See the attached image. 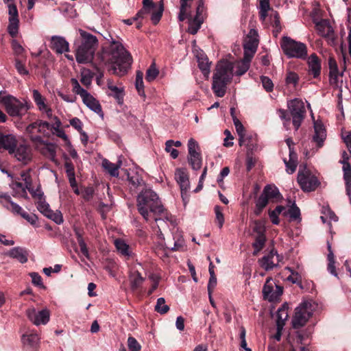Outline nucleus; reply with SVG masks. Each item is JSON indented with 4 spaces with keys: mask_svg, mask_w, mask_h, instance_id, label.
Returning a JSON list of instances; mask_svg holds the SVG:
<instances>
[{
    "mask_svg": "<svg viewBox=\"0 0 351 351\" xmlns=\"http://www.w3.org/2000/svg\"><path fill=\"white\" fill-rule=\"evenodd\" d=\"M98 58L104 64L110 65L109 71L119 76L125 75L132 62L131 55L122 44L114 40L109 46L103 48L101 53L98 54Z\"/></svg>",
    "mask_w": 351,
    "mask_h": 351,
    "instance_id": "1",
    "label": "nucleus"
},
{
    "mask_svg": "<svg viewBox=\"0 0 351 351\" xmlns=\"http://www.w3.org/2000/svg\"><path fill=\"white\" fill-rule=\"evenodd\" d=\"M137 210L143 219L148 221L151 214L156 215V222L169 221L171 215L165 209L158 195L152 189L143 190L137 197Z\"/></svg>",
    "mask_w": 351,
    "mask_h": 351,
    "instance_id": "2",
    "label": "nucleus"
},
{
    "mask_svg": "<svg viewBox=\"0 0 351 351\" xmlns=\"http://www.w3.org/2000/svg\"><path fill=\"white\" fill-rule=\"evenodd\" d=\"M233 77V65L228 61L219 62L213 77L212 89L215 95L222 97L226 93L227 86Z\"/></svg>",
    "mask_w": 351,
    "mask_h": 351,
    "instance_id": "3",
    "label": "nucleus"
},
{
    "mask_svg": "<svg viewBox=\"0 0 351 351\" xmlns=\"http://www.w3.org/2000/svg\"><path fill=\"white\" fill-rule=\"evenodd\" d=\"M0 104H3L7 113L13 117L21 118L29 110V106L11 95L0 92Z\"/></svg>",
    "mask_w": 351,
    "mask_h": 351,
    "instance_id": "4",
    "label": "nucleus"
},
{
    "mask_svg": "<svg viewBox=\"0 0 351 351\" xmlns=\"http://www.w3.org/2000/svg\"><path fill=\"white\" fill-rule=\"evenodd\" d=\"M281 48L288 58H295L305 60L307 57L306 45L298 42L290 37L283 36L280 42Z\"/></svg>",
    "mask_w": 351,
    "mask_h": 351,
    "instance_id": "5",
    "label": "nucleus"
},
{
    "mask_svg": "<svg viewBox=\"0 0 351 351\" xmlns=\"http://www.w3.org/2000/svg\"><path fill=\"white\" fill-rule=\"evenodd\" d=\"M50 128L51 125L47 121L38 119L27 126L26 132L34 144L44 143L41 136L37 135L36 133L43 134L44 136H49Z\"/></svg>",
    "mask_w": 351,
    "mask_h": 351,
    "instance_id": "6",
    "label": "nucleus"
},
{
    "mask_svg": "<svg viewBox=\"0 0 351 351\" xmlns=\"http://www.w3.org/2000/svg\"><path fill=\"white\" fill-rule=\"evenodd\" d=\"M288 108L293 119V125L298 130L306 117V109L302 99L295 98L288 101Z\"/></svg>",
    "mask_w": 351,
    "mask_h": 351,
    "instance_id": "7",
    "label": "nucleus"
},
{
    "mask_svg": "<svg viewBox=\"0 0 351 351\" xmlns=\"http://www.w3.org/2000/svg\"><path fill=\"white\" fill-rule=\"evenodd\" d=\"M297 180L304 192L314 191L320 184L317 178L306 167L302 170L299 169Z\"/></svg>",
    "mask_w": 351,
    "mask_h": 351,
    "instance_id": "8",
    "label": "nucleus"
},
{
    "mask_svg": "<svg viewBox=\"0 0 351 351\" xmlns=\"http://www.w3.org/2000/svg\"><path fill=\"white\" fill-rule=\"evenodd\" d=\"M311 313L308 311L307 304H303L297 307L295 315L292 319V326L295 329H299L307 322Z\"/></svg>",
    "mask_w": 351,
    "mask_h": 351,
    "instance_id": "9",
    "label": "nucleus"
},
{
    "mask_svg": "<svg viewBox=\"0 0 351 351\" xmlns=\"http://www.w3.org/2000/svg\"><path fill=\"white\" fill-rule=\"evenodd\" d=\"M175 178L180 186L182 198L186 204V199H188L187 191L189 189V176L186 169H177L175 172Z\"/></svg>",
    "mask_w": 351,
    "mask_h": 351,
    "instance_id": "10",
    "label": "nucleus"
},
{
    "mask_svg": "<svg viewBox=\"0 0 351 351\" xmlns=\"http://www.w3.org/2000/svg\"><path fill=\"white\" fill-rule=\"evenodd\" d=\"M26 315L28 319L36 326L45 325L49 321L50 313L47 308L36 312L34 308H30L26 311Z\"/></svg>",
    "mask_w": 351,
    "mask_h": 351,
    "instance_id": "11",
    "label": "nucleus"
},
{
    "mask_svg": "<svg viewBox=\"0 0 351 351\" xmlns=\"http://www.w3.org/2000/svg\"><path fill=\"white\" fill-rule=\"evenodd\" d=\"M95 51L93 50L92 47H84L80 44L76 49L75 58L76 61L80 64H86L94 58Z\"/></svg>",
    "mask_w": 351,
    "mask_h": 351,
    "instance_id": "12",
    "label": "nucleus"
},
{
    "mask_svg": "<svg viewBox=\"0 0 351 351\" xmlns=\"http://www.w3.org/2000/svg\"><path fill=\"white\" fill-rule=\"evenodd\" d=\"M17 145V140L12 134H3L0 130V149L8 150L10 154H13Z\"/></svg>",
    "mask_w": 351,
    "mask_h": 351,
    "instance_id": "13",
    "label": "nucleus"
},
{
    "mask_svg": "<svg viewBox=\"0 0 351 351\" xmlns=\"http://www.w3.org/2000/svg\"><path fill=\"white\" fill-rule=\"evenodd\" d=\"M308 71L309 75H312L315 79H317L321 75V60L316 53H312L307 61Z\"/></svg>",
    "mask_w": 351,
    "mask_h": 351,
    "instance_id": "14",
    "label": "nucleus"
},
{
    "mask_svg": "<svg viewBox=\"0 0 351 351\" xmlns=\"http://www.w3.org/2000/svg\"><path fill=\"white\" fill-rule=\"evenodd\" d=\"M258 34L256 29H252L244 40V49L249 50L252 53H256L258 45Z\"/></svg>",
    "mask_w": 351,
    "mask_h": 351,
    "instance_id": "15",
    "label": "nucleus"
},
{
    "mask_svg": "<svg viewBox=\"0 0 351 351\" xmlns=\"http://www.w3.org/2000/svg\"><path fill=\"white\" fill-rule=\"evenodd\" d=\"M50 47L52 50L60 54L69 51V43L64 38L58 36L51 37Z\"/></svg>",
    "mask_w": 351,
    "mask_h": 351,
    "instance_id": "16",
    "label": "nucleus"
},
{
    "mask_svg": "<svg viewBox=\"0 0 351 351\" xmlns=\"http://www.w3.org/2000/svg\"><path fill=\"white\" fill-rule=\"evenodd\" d=\"M275 255L278 256L276 250L272 249L268 254H265L261 258H259L258 263L260 267H261L267 271H270L274 267H277L278 264H275L273 260Z\"/></svg>",
    "mask_w": 351,
    "mask_h": 351,
    "instance_id": "17",
    "label": "nucleus"
},
{
    "mask_svg": "<svg viewBox=\"0 0 351 351\" xmlns=\"http://www.w3.org/2000/svg\"><path fill=\"white\" fill-rule=\"evenodd\" d=\"M79 32L82 38L81 44L84 47H92L93 50L96 51L99 44L97 37L82 29H80Z\"/></svg>",
    "mask_w": 351,
    "mask_h": 351,
    "instance_id": "18",
    "label": "nucleus"
},
{
    "mask_svg": "<svg viewBox=\"0 0 351 351\" xmlns=\"http://www.w3.org/2000/svg\"><path fill=\"white\" fill-rule=\"evenodd\" d=\"M10 258L18 260L21 263H25L28 260V250L21 247L12 248L7 254Z\"/></svg>",
    "mask_w": 351,
    "mask_h": 351,
    "instance_id": "19",
    "label": "nucleus"
},
{
    "mask_svg": "<svg viewBox=\"0 0 351 351\" xmlns=\"http://www.w3.org/2000/svg\"><path fill=\"white\" fill-rule=\"evenodd\" d=\"M0 201L4 207L12 211L13 213L21 215V213L24 211L19 205L12 201L10 196L8 195H0Z\"/></svg>",
    "mask_w": 351,
    "mask_h": 351,
    "instance_id": "20",
    "label": "nucleus"
},
{
    "mask_svg": "<svg viewBox=\"0 0 351 351\" xmlns=\"http://www.w3.org/2000/svg\"><path fill=\"white\" fill-rule=\"evenodd\" d=\"M314 130L315 134L313 136V140L317 143L318 147H321L326 136V130L323 124L318 122H315Z\"/></svg>",
    "mask_w": 351,
    "mask_h": 351,
    "instance_id": "21",
    "label": "nucleus"
},
{
    "mask_svg": "<svg viewBox=\"0 0 351 351\" xmlns=\"http://www.w3.org/2000/svg\"><path fill=\"white\" fill-rule=\"evenodd\" d=\"M262 193L268 200L271 199L274 202H277L282 198L278 189L274 185L265 186Z\"/></svg>",
    "mask_w": 351,
    "mask_h": 351,
    "instance_id": "22",
    "label": "nucleus"
},
{
    "mask_svg": "<svg viewBox=\"0 0 351 351\" xmlns=\"http://www.w3.org/2000/svg\"><path fill=\"white\" fill-rule=\"evenodd\" d=\"M82 99L83 103L95 112L99 114L102 112L101 106L99 101L88 92Z\"/></svg>",
    "mask_w": 351,
    "mask_h": 351,
    "instance_id": "23",
    "label": "nucleus"
},
{
    "mask_svg": "<svg viewBox=\"0 0 351 351\" xmlns=\"http://www.w3.org/2000/svg\"><path fill=\"white\" fill-rule=\"evenodd\" d=\"M13 154L18 160L22 161L25 164L31 160L30 149L26 145H21L18 147H16Z\"/></svg>",
    "mask_w": 351,
    "mask_h": 351,
    "instance_id": "24",
    "label": "nucleus"
},
{
    "mask_svg": "<svg viewBox=\"0 0 351 351\" xmlns=\"http://www.w3.org/2000/svg\"><path fill=\"white\" fill-rule=\"evenodd\" d=\"M279 289V293L274 294L273 286L269 284L267 280L263 288V293L264 298L267 299L269 301H274L276 300L280 295L282 294V288L281 287H277Z\"/></svg>",
    "mask_w": 351,
    "mask_h": 351,
    "instance_id": "25",
    "label": "nucleus"
},
{
    "mask_svg": "<svg viewBox=\"0 0 351 351\" xmlns=\"http://www.w3.org/2000/svg\"><path fill=\"white\" fill-rule=\"evenodd\" d=\"M121 162L119 161V163L114 164L111 162L107 159H104L102 161V167L111 176L113 177L119 176V169L121 167Z\"/></svg>",
    "mask_w": 351,
    "mask_h": 351,
    "instance_id": "26",
    "label": "nucleus"
},
{
    "mask_svg": "<svg viewBox=\"0 0 351 351\" xmlns=\"http://www.w3.org/2000/svg\"><path fill=\"white\" fill-rule=\"evenodd\" d=\"M108 88L111 91L108 95L113 97L119 104L123 102V90L113 85L112 82H108Z\"/></svg>",
    "mask_w": 351,
    "mask_h": 351,
    "instance_id": "27",
    "label": "nucleus"
},
{
    "mask_svg": "<svg viewBox=\"0 0 351 351\" xmlns=\"http://www.w3.org/2000/svg\"><path fill=\"white\" fill-rule=\"evenodd\" d=\"M114 245L117 251L123 256L129 258L132 256V251L129 245L121 239L114 241Z\"/></svg>",
    "mask_w": 351,
    "mask_h": 351,
    "instance_id": "28",
    "label": "nucleus"
},
{
    "mask_svg": "<svg viewBox=\"0 0 351 351\" xmlns=\"http://www.w3.org/2000/svg\"><path fill=\"white\" fill-rule=\"evenodd\" d=\"M36 146L43 145L41 153L49 158H53L56 155V146L51 143H47L44 141V143L35 144Z\"/></svg>",
    "mask_w": 351,
    "mask_h": 351,
    "instance_id": "29",
    "label": "nucleus"
},
{
    "mask_svg": "<svg viewBox=\"0 0 351 351\" xmlns=\"http://www.w3.org/2000/svg\"><path fill=\"white\" fill-rule=\"evenodd\" d=\"M202 23V19H199L198 16H195L193 19H189L188 32L192 35L196 34Z\"/></svg>",
    "mask_w": 351,
    "mask_h": 351,
    "instance_id": "30",
    "label": "nucleus"
},
{
    "mask_svg": "<svg viewBox=\"0 0 351 351\" xmlns=\"http://www.w3.org/2000/svg\"><path fill=\"white\" fill-rule=\"evenodd\" d=\"M156 8V3L153 0H143V8L137 12L138 17H145V16L149 12L152 10Z\"/></svg>",
    "mask_w": 351,
    "mask_h": 351,
    "instance_id": "31",
    "label": "nucleus"
},
{
    "mask_svg": "<svg viewBox=\"0 0 351 351\" xmlns=\"http://www.w3.org/2000/svg\"><path fill=\"white\" fill-rule=\"evenodd\" d=\"M164 11V4H163V0L160 1L159 2V6L158 8H156L154 10H152V15H151V20L152 21V23L154 25H157L162 16Z\"/></svg>",
    "mask_w": 351,
    "mask_h": 351,
    "instance_id": "32",
    "label": "nucleus"
},
{
    "mask_svg": "<svg viewBox=\"0 0 351 351\" xmlns=\"http://www.w3.org/2000/svg\"><path fill=\"white\" fill-rule=\"evenodd\" d=\"M189 162L193 170H199L202 167V163L200 152L189 155Z\"/></svg>",
    "mask_w": 351,
    "mask_h": 351,
    "instance_id": "33",
    "label": "nucleus"
},
{
    "mask_svg": "<svg viewBox=\"0 0 351 351\" xmlns=\"http://www.w3.org/2000/svg\"><path fill=\"white\" fill-rule=\"evenodd\" d=\"M328 66H329V76L330 78V81L334 80V82L337 81L338 75H339V69L336 60L333 58H330L328 60Z\"/></svg>",
    "mask_w": 351,
    "mask_h": 351,
    "instance_id": "34",
    "label": "nucleus"
},
{
    "mask_svg": "<svg viewBox=\"0 0 351 351\" xmlns=\"http://www.w3.org/2000/svg\"><path fill=\"white\" fill-rule=\"evenodd\" d=\"M290 159L289 161H287L285 160V163L286 165V171L288 173L292 174L295 171L296 167H297V162L295 160L296 158V154L293 151H291V153L289 154Z\"/></svg>",
    "mask_w": 351,
    "mask_h": 351,
    "instance_id": "35",
    "label": "nucleus"
},
{
    "mask_svg": "<svg viewBox=\"0 0 351 351\" xmlns=\"http://www.w3.org/2000/svg\"><path fill=\"white\" fill-rule=\"evenodd\" d=\"M267 220L265 219H256L253 221V232L256 234H265Z\"/></svg>",
    "mask_w": 351,
    "mask_h": 351,
    "instance_id": "36",
    "label": "nucleus"
},
{
    "mask_svg": "<svg viewBox=\"0 0 351 351\" xmlns=\"http://www.w3.org/2000/svg\"><path fill=\"white\" fill-rule=\"evenodd\" d=\"M55 123L53 125H51L50 130H53L56 135L61 138L64 141L68 140V137L63 130L60 129L61 126V121L57 117H54Z\"/></svg>",
    "mask_w": 351,
    "mask_h": 351,
    "instance_id": "37",
    "label": "nucleus"
},
{
    "mask_svg": "<svg viewBox=\"0 0 351 351\" xmlns=\"http://www.w3.org/2000/svg\"><path fill=\"white\" fill-rule=\"evenodd\" d=\"M32 98L40 110H43V108H46V99L38 90H33Z\"/></svg>",
    "mask_w": 351,
    "mask_h": 351,
    "instance_id": "38",
    "label": "nucleus"
},
{
    "mask_svg": "<svg viewBox=\"0 0 351 351\" xmlns=\"http://www.w3.org/2000/svg\"><path fill=\"white\" fill-rule=\"evenodd\" d=\"M285 210V207L283 206H277L276 208L273 210H269V216L271 219V221L273 224L278 225L280 223V220L278 218V215Z\"/></svg>",
    "mask_w": 351,
    "mask_h": 351,
    "instance_id": "39",
    "label": "nucleus"
},
{
    "mask_svg": "<svg viewBox=\"0 0 351 351\" xmlns=\"http://www.w3.org/2000/svg\"><path fill=\"white\" fill-rule=\"evenodd\" d=\"M198 66L204 75H208L210 73V63L207 57H197Z\"/></svg>",
    "mask_w": 351,
    "mask_h": 351,
    "instance_id": "40",
    "label": "nucleus"
},
{
    "mask_svg": "<svg viewBox=\"0 0 351 351\" xmlns=\"http://www.w3.org/2000/svg\"><path fill=\"white\" fill-rule=\"evenodd\" d=\"M93 73L89 69H83L81 72L80 82L86 88H88L92 83Z\"/></svg>",
    "mask_w": 351,
    "mask_h": 351,
    "instance_id": "41",
    "label": "nucleus"
},
{
    "mask_svg": "<svg viewBox=\"0 0 351 351\" xmlns=\"http://www.w3.org/2000/svg\"><path fill=\"white\" fill-rule=\"evenodd\" d=\"M234 124L237 130V132L239 136V144L240 146L242 145V143L245 141L244 140V134H245V128L241 123V122L237 118L234 117Z\"/></svg>",
    "mask_w": 351,
    "mask_h": 351,
    "instance_id": "42",
    "label": "nucleus"
},
{
    "mask_svg": "<svg viewBox=\"0 0 351 351\" xmlns=\"http://www.w3.org/2000/svg\"><path fill=\"white\" fill-rule=\"evenodd\" d=\"M154 310L161 315L166 314L169 311V306L165 304L164 298H159L157 300Z\"/></svg>",
    "mask_w": 351,
    "mask_h": 351,
    "instance_id": "43",
    "label": "nucleus"
},
{
    "mask_svg": "<svg viewBox=\"0 0 351 351\" xmlns=\"http://www.w3.org/2000/svg\"><path fill=\"white\" fill-rule=\"evenodd\" d=\"M286 269L289 270L291 272V275L287 277V280L291 282L293 284H296L298 285L302 286V276L301 275L295 271L291 267H286Z\"/></svg>",
    "mask_w": 351,
    "mask_h": 351,
    "instance_id": "44",
    "label": "nucleus"
},
{
    "mask_svg": "<svg viewBox=\"0 0 351 351\" xmlns=\"http://www.w3.org/2000/svg\"><path fill=\"white\" fill-rule=\"evenodd\" d=\"M71 84L72 86V91L74 93L80 95L81 97H82L88 93L86 90L80 86V83L75 78L71 79Z\"/></svg>",
    "mask_w": 351,
    "mask_h": 351,
    "instance_id": "45",
    "label": "nucleus"
},
{
    "mask_svg": "<svg viewBox=\"0 0 351 351\" xmlns=\"http://www.w3.org/2000/svg\"><path fill=\"white\" fill-rule=\"evenodd\" d=\"M343 179L345 180L346 184V189L348 191L351 188V165H346V166H343Z\"/></svg>",
    "mask_w": 351,
    "mask_h": 351,
    "instance_id": "46",
    "label": "nucleus"
},
{
    "mask_svg": "<svg viewBox=\"0 0 351 351\" xmlns=\"http://www.w3.org/2000/svg\"><path fill=\"white\" fill-rule=\"evenodd\" d=\"M159 74V71L156 68L155 63H152L146 71L145 80L147 82L154 81Z\"/></svg>",
    "mask_w": 351,
    "mask_h": 351,
    "instance_id": "47",
    "label": "nucleus"
},
{
    "mask_svg": "<svg viewBox=\"0 0 351 351\" xmlns=\"http://www.w3.org/2000/svg\"><path fill=\"white\" fill-rule=\"evenodd\" d=\"M300 77L298 73L294 71H288L286 75L285 82L287 85L293 84L296 87Z\"/></svg>",
    "mask_w": 351,
    "mask_h": 351,
    "instance_id": "48",
    "label": "nucleus"
},
{
    "mask_svg": "<svg viewBox=\"0 0 351 351\" xmlns=\"http://www.w3.org/2000/svg\"><path fill=\"white\" fill-rule=\"evenodd\" d=\"M280 15L278 12L275 11L274 13V21L272 22V26L274 28L273 34L274 36H277L278 34L282 31V26L280 24Z\"/></svg>",
    "mask_w": 351,
    "mask_h": 351,
    "instance_id": "49",
    "label": "nucleus"
},
{
    "mask_svg": "<svg viewBox=\"0 0 351 351\" xmlns=\"http://www.w3.org/2000/svg\"><path fill=\"white\" fill-rule=\"evenodd\" d=\"M19 19H9L8 32L12 37H15L18 34Z\"/></svg>",
    "mask_w": 351,
    "mask_h": 351,
    "instance_id": "50",
    "label": "nucleus"
},
{
    "mask_svg": "<svg viewBox=\"0 0 351 351\" xmlns=\"http://www.w3.org/2000/svg\"><path fill=\"white\" fill-rule=\"evenodd\" d=\"M144 278L142 277L141 274L136 271L131 280V287L133 290L138 289L141 284L143 283Z\"/></svg>",
    "mask_w": 351,
    "mask_h": 351,
    "instance_id": "51",
    "label": "nucleus"
},
{
    "mask_svg": "<svg viewBox=\"0 0 351 351\" xmlns=\"http://www.w3.org/2000/svg\"><path fill=\"white\" fill-rule=\"evenodd\" d=\"M22 340L24 343H27L33 347L38 343L39 338L36 334L23 335Z\"/></svg>",
    "mask_w": 351,
    "mask_h": 351,
    "instance_id": "52",
    "label": "nucleus"
},
{
    "mask_svg": "<svg viewBox=\"0 0 351 351\" xmlns=\"http://www.w3.org/2000/svg\"><path fill=\"white\" fill-rule=\"evenodd\" d=\"M266 242L265 234H256L254 238V242L252 243L253 247H258V250H262Z\"/></svg>",
    "mask_w": 351,
    "mask_h": 351,
    "instance_id": "53",
    "label": "nucleus"
},
{
    "mask_svg": "<svg viewBox=\"0 0 351 351\" xmlns=\"http://www.w3.org/2000/svg\"><path fill=\"white\" fill-rule=\"evenodd\" d=\"M214 210L216 216V221L219 224V228H221L224 223V216L222 213L223 208L220 206L216 205Z\"/></svg>",
    "mask_w": 351,
    "mask_h": 351,
    "instance_id": "54",
    "label": "nucleus"
},
{
    "mask_svg": "<svg viewBox=\"0 0 351 351\" xmlns=\"http://www.w3.org/2000/svg\"><path fill=\"white\" fill-rule=\"evenodd\" d=\"M29 276L32 278V283L35 286L41 287L43 289H45V287L44 286V285L43 283V278L38 273L32 272L29 274Z\"/></svg>",
    "mask_w": 351,
    "mask_h": 351,
    "instance_id": "55",
    "label": "nucleus"
},
{
    "mask_svg": "<svg viewBox=\"0 0 351 351\" xmlns=\"http://www.w3.org/2000/svg\"><path fill=\"white\" fill-rule=\"evenodd\" d=\"M289 215L290 217L293 219H297L300 218V210L295 204V202L292 203L290 208L289 209Z\"/></svg>",
    "mask_w": 351,
    "mask_h": 351,
    "instance_id": "56",
    "label": "nucleus"
},
{
    "mask_svg": "<svg viewBox=\"0 0 351 351\" xmlns=\"http://www.w3.org/2000/svg\"><path fill=\"white\" fill-rule=\"evenodd\" d=\"M261 82L263 88L267 92H271L273 90L274 84L271 79L267 76L261 77Z\"/></svg>",
    "mask_w": 351,
    "mask_h": 351,
    "instance_id": "57",
    "label": "nucleus"
},
{
    "mask_svg": "<svg viewBox=\"0 0 351 351\" xmlns=\"http://www.w3.org/2000/svg\"><path fill=\"white\" fill-rule=\"evenodd\" d=\"M197 149H199L197 142L193 138H190L188 142L189 155L198 153Z\"/></svg>",
    "mask_w": 351,
    "mask_h": 351,
    "instance_id": "58",
    "label": "nucleus"
},
{
    "mask_svg": "<svg viewBox=\"0 0 351 351\" xmlns=\"http://www.w3.org/2000/svg\"><path fill=\"white\" fill-rule=\"evenodd\" d=\"M129 182L134 186L138 187L144 184L143 180L138 175L130 176H128Z\"/></svg>",
    "mask_w": 351,
    "mask_h": 351,
    "instance_id": "59",
    "label": "nucleus"
},
{
    "mask_svg": "<svg viewBox=\"0 0 351 351\" xmlns=\"http://www.w3.org/2000/svg\"><path fill=\"white\" fill-rule=\"evenodd\" d=\"M15 68L21 75L29 74V71L26 69L25 64L19 59H16L15 60Z\"/></svg>",
    "mask_w": 351,
    "mask_h": 351,
    "instance_id": "60",
    "label": "nucleus"
},
{
    "mask_svg": "<svg viewBox=\"0 0 351 351\" xmlns=\"http://www.w3.org/2000/svg\"><path fill=\"white\" fill-rule=\"evenodd\" d=\"M9 19H19V13L16 5L14 3L8 5Z\"/></svg>",
    "mask_w": 351,
    "mask_h": 351,
    "instance_id": "61",
    "label": "nucleus"
},
{
    "mask_svg": "<svg viewBox=\"0 0 351 351\" xmlns=\"http://www.w3.org/2000/svg\"><path fill=\"white\" fill-rule=\"evenodd\" d=\"M21 216L26 219L32 225H35L38 220V217L36 215L29 214L25 211H23Z\"/></svg>",
    "mask_w": 351,
    "mask_h": 351,
    "instance_id": "62",
    "label": "nucleus"
},
{
    "mask_svg": "<svg viewBox=\"0 0 351 351\" xmlns=\"http://www.w3.org/2000/svg\"><path fill=\"white\" fill-rule=\"evenodd\" d=\"M249 68V65H247L246 63L240 62L237 65L235 75L237 76H241L247 72Z\"/></svg>",
    "mask_w": 351,
    "mask_h": 351,
    "instance_id": "63",
    "label": "nucleus"
},
{
    "mask_svg": "<svg viewBox=\"0 0 351 351\" xmlns=\"http://www.w3.org/2000/svg\"><path fill=\"white\" fill-rule=\"evenodd\" d=\"M49 219L53 220L57 224H61L63 222L62 215L58 210L53 212L50 216H49Z\"/></svg>",
    "mask_w": 351,
    "mask_h": 351,
    "instance_id": "64",
    "label": "nucleus"
}]
</instances>
